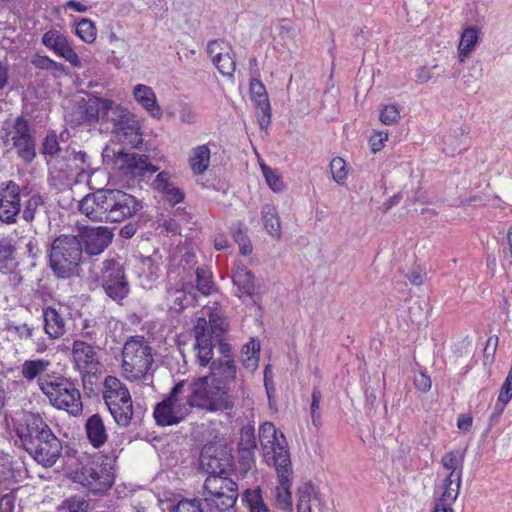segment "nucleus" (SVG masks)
I'll use <instances>...</instances> for the list:
<instances>
[{
	"instance_id": "nucleus-49",
	"label": "nucleus",
	"mask_w": 512,
	"mask_h": 512,
	"mask_svg": "<svg viewBox=\"0 0 512 512\" xmlns=\"http://www.w3.org/2000/svg\"><path fill=\"white\" fill-rule=\"evenodd\" d=\"M214 65L222 75L228 77H232L234 75L236 63L233 57L230 55V50H228L220 58H218V60L215 61Z\"/></svg>"
},
{
	"instance_id": "nucleus-50",
	"label": "nucleus",
	"mask_w": 512,
	"mask_h": 512,
	"mask_svg": "<svg viewBox=\"0 0 512 512\" xmlns=\"http://www.w3.org/2000/svg\"><path fill=\"white\" fill-rule=\"evenodd\" d=\"M332 178L338 184H342L347 177L346 163L341 157H335L330 162Z\"/></svg>"
},
{
	"instance_id": "nucleus-53",
	"label": "nucleus",
	"mask_w": 512,
	"mask_h": 512,
	"mask_svg": "<svg viewBox=\"0 0 512 512\" xmlns=\"http://www.w3.org/2000/svg\"><path fill=\"white\" fill-rule=\"evenodd\" d=\"M5 330L10 334L17 335L20 339H30L33 335V327L27 323L17 324L15 322L7 323Z\"/></svg>"
},
{
	"instance_id": "nucleus-32",
	"label": "nucleus",
	"mask_w": 512,
	"mask_h": 512,
	"mask_svg": "<svg viewBox=\"0 0 512 512\" xmlns=\"http://www.w3.org/2000/svg\"><path fill=\"white\" fill-rule=\"evenodd\" d=\"M480 31L475 26L467 27L463 30L458 44V59L463 63L474 51L479 41Z\"/></svg>"
},
{
	"instance_id": "nucleus-9",
	"label": "nucleus",
	"mask_w": 512,
	"mask_h": 512,
	"mask_svg": "<svg viewBox=\"0 0 512 512\" xmlns=\"http://www.w3.org/2000/svg\"><path fill=\"white\" fill-rule=\"evenodd\" d=\"M1 136L6 147L17 150L19 157L25 161H32L36 155L35 138L32 134L29 121L22 115L7 120L2 128Z\"/></svg>"
},
{
	"instance_id": "nucleus-59",
	"label": "nucleus",
	"mask_w": 512,
	"mask_h": 512,
	"mask_svg": "<svg viewBox=\"0 0 512 512\" xmlns=\"http://www.w3.org/2000/svg\"><path fill=\"white\" fill-rule=\"evenodd\" d=\"M498 399L502 403H507L512 399V364L509 369L508 375L501 386Z\"/></svg>"
},
{
	"instance_id": "nucleus-10",
	"label": "nucleus",
	"mask_w": 512,
	"mask_h": 512,
	"mask_svg": "<svg viewBox=\"0 0 512 512\" xmlns=\"http://www.w3.org/2000/svg\"><path fill=\"white\" fill-rule=\"evenodd\" d=\"M203 487L205 506H210L218 512H226L233 508L239 496L237 483L227 476L209 475Z\"/></svg>"
},
{
	"instance_id": "nucleus-48",
	"label": "nucleus",
	"mask_w": 512,
	"mask_h": 512,
	"mask_svg": "<svg viewBox=\"0 0 512 512\" xmlns=\"http://www.w3.org/2000/svg\"><path fill=\"white\" fill-rule=\"evenodd\" d=\"M61 512H88L89 503L82 497L67 498L60 506Z\"/></svg>"
},
{
	"instance_id": "nucleus-36",
	"label": "nucleus",
	"mask_w": 512,
	"mask_h": 512,
	"mask_svg": "<svg viewBox=\"0 0 512 512\" xmlns=\"http://www.w3.org/2000/svg\"><path fill=\"white\" fill-rule=\"evenodd\" d=\"M262 220L267 233L274 239L280 240L282 234L281 222L276 209L272 205L266 204L262 208Z\"/></svg>"
},
{
	"instance_id": "nucleus-33",
	"label": "nucleus",
	"mask_w": 512,
	"mask_h": 512,
	"mask_svg": "<svg viewBox=\"0 0 512 512\" xmlns=\"http://www.w3.org/2000/svg\"><path fill=\"white\" fill-rule=\"evenodd\" d=\"M47 213L48 208L44 198L34 194L26 202L22 216L26 222H32L34 220H44L47 217Z\"/></svg>"
},
{
	"instance_id": "nucleus-52",
	"label": "nucleus",
	"mask_w": 512,
	"mask_h": 512,
	"mask_svg": "<svg viewBox=\"0 0 512 512\" xmlns=\"http://www.w3.org/2000/svg\"><path fill=\"white\" fill-rule=\"evenodd\" d=\"M31 63L38 69L42 70H54L58 72L64 71V66L61 63L55 62L48 56L35 55L31 60Z\"/></svg>"
},
{
	"instance_id": "nucleus-38",
	"label": "nucleus",
	"mask_w": 512,
	"mask_h": 512,
	"mask_svg": "<svg viewBox=\"0 0 512 512\" xmlns=\"http://www.w3.org/2000/svg\"><path fill=\"white\" fill-rule=\"evenodd\" d=\"M241 500L249 509V512H270L259 487L246 489L241 495Z\"/></svg>"
},
{
	"instance_id": "nucleus-6",
	"label": "nucleus",
	"mask_w": 512,
	"mask_h": 512,
	"mask_svg": "<svg viewBox=\"0 0 512 512\" xmlns=\"http://www.w3.org/2000/svg\"><path fill=\"white\" fill-rule=\"evenodd\" d=\"M39 387L49 402L72 416L82 413L81 394L76 385L63 376L46 375L39 379Z\"/></svg>"
},
{
	"instance_id": "nucleus-17",
	"label": "nucleus",
	"mask_w": 512,
	"mask_h": 512,
	"mask_svg": "<svg viewBox=\"0 0 512 512\" xmlns=\"http://www.w3.org/2000/svg\"><path fill=\"white\" fill-rule=\"evenodd\" d=\"M279 464L273 466L276 470L279 485L275 488V500L278 508L292 511V476L293 470L291 460L287 456L279 455Z\"/></svg>"
},
{
	"instance_id": "nucleus-45",
	"label": "nucleus",
	"mask_w": 512,
	"mask_h": 512,
	"mask_svg": "<svg viewBox=\"0 0 512 512\" xmlns=\"http://www.w3.org/2000/svg\"><path fill=\"white\" fill-rule=\"evenodd\" d=\"M196 283L197 290L203 295H210L215 290L212 273L204 267L197 268Z\"/></svg>"
},
{
	"instance_id": "nucleus-12",
	"label": "nucleus",
	"mask_w": 512,
	"mask_h": 512,
	"mask_svg": "<svg viewBox=\"0 0 512 512\" xmlns=\"http://www.w3.org/2000/svg\"><path fill=\"white\" fill-rule=\"evenodd\" d=\"M100 283L106 295L116 302L123 300L130 290L123 266L115 259L102 263Z\"/></svg>"
},
{
	"instance_id": "nucleus-7",
	"label": "nucleus",
	"mask_w": 512,
	"mask_h": 512,
	"mask_svg": "<svg viewBox=\"0 0 512 512\" xmlns=\"http://www.w3.org/2000/svg\"><path fill=\"white\" fill-rule=\"evenodd\" d=\"M110 457L99 456L87 461L74 474V481L87 487L93 493L109 489L114 482V472Z\"/></svg>"
},
{
	"instance_id": "nucleus-56",
	"label": "nucleus",
	"mask_w": 512,
	"mask_h": 512,
	"mask_svg": "<svg viewBox=\"0 0 512 512\" xmlns=\"http://www.w3.org/2000/svg\"><path fill=\"white\" fill-rule=\"evenodd\" d=\"M400 118V113L395 105H386L380 112L379 119L384 125L395 124Z\"/></svg>"
},
{
	"instance_id": "nucleus-21",
	"label": "nucleus",
	"mask_w": 512,
	"mask_h": 512,
	"mask_svg": "<svg viewBox=\"0 0 512 512\" xmlns=\"http://www.w3.org/2000/svg\"><path fill=\"white\" fill-rule=\"evenodd\" d=\"M193 331L196 339L194 348L197 361L199 365L207 366L213 358V346L216 341L212 340V336L209 334L206 318H198Z\"/></svg>"
},
{
	"instance_id": "nucleus-57",
	"label": "nucleus",
	"mask_w": 512,
	"mask_h": 512,
	"mask_svg": "<svg viewBox=\"0 0 512 512\" xmlns=\"http://www.w3.org/2000/svg\"><path fill=\"white\" fill-rule=\"evenodd\" d=\"M256 439L254 435V429L251 427H245L241 430L239 449L255 450Z\"/></svg>"
},
{
	"instance_id": "nucleus-19",
	"label": "nucleus",
	"mask_w": 512,
	"mask_h": 512,
	"mask_svg": "<svg viewBox=\"0 0 512 512\" xmlns=\"http://www.w3.org/2000/svg\"><path fill=\"white\" fill-rule=\"evenodd\" d=\"M114 165L125 175L131 176H143L146 172L157 171V168L148 161L146 155L125 153L122 150L114 154Z\"/></svg>"
},
{
	"instance_id": "nucleus-27",
	"label": "nucleus",
	"mask_w": 512,
	"mask_h": 512,
	"mask_svg": "<svg viewBox=\"0 0 512 512\" xmlns=\"http://www.w3.org/2000/svg\"><path fill=\"white\" fill-rule=\"evenodd\" d=\"M44 331L53 339H58L66 333V321L61 308L48 306L43 309Z\"/></svg>"
},
{
	"instance_id": "nucleus-43",
	"label": "nucleus",
	"mask_w": 512,
	"mask_h": 512,
	"mask_svg": "<svg viewBox=\"0 0 512 512\" xmlns=\"http://www.w3.org/2000/svg\"><path fill=\"white\" fill-rule=\"evenodd\" d=\"M16 248L13 240L2 238L0 240V271L9 269L15 259Z\"/></svg>"
},
{
	"instance_id": "nucleus-37",
	"label": "nucleus",
	"mask_w": 512,
	"mask_h": 512,
	"mask_svg": "<svg viewBox=\"0 0 512 512\" xmlns=\"http://www.w3.org/2000/svg\"><path fill=\"white\" fill-rule=\"evenodd\" d=\"M168 301L171 308L176 311H182L185 307L195 301V295L192 293V288L182 287L168 290Z\"/></svg>"
},
{
	"instance_id": "nucleus-54",
	"label": "nucleus",
	"mask_w": 512,
	"mask_h": 512,
	"mask_svg": "<svg viewBox=\"0 0 512 512\" xmlns=\"http://www.w3.org/2000/svg\"><path fill=\"white\" fill-rule=\"evenodd\" d=\"M228 50H231L228 44L221 40H212L207 44V53L213 64Z\"/></svg>"
},
{
	"instance_id": "nucleus-22",
	"label": "nucleus",
	"mask_w": 512,
	"mask_h": 512,
	"mask_svg": "<svg viewBox=\"0 0 512 512\" xmlns=\"http://www.w3.org/2000/svg\"><path fill=\"white\" fill-rule=\"evenodd\" d=\"M42 44L53 50L74 67H80L81 62L77 53L71 47L67 37L56 29H51L42 36Z\"/></svg>"
},
{
	"instance_id": "nucleus-25",
	"label": "nucleus",
	"mask_w": 512,
	"mask_h": 512,
	"mask_svg": "<svg viewBox=\"0 0 512 512\" xmlns=\"http://www.w3.org/2000/svg\"><path fill=\"white\" fill-rule=\"evenodd\" d=\"M324 503L311 483H304L298 488V512H323Z\"/></svg>"
},
{
	"instance_id": "nucleus-47",
	"label": "nucleus",
	"mask_w": 512,
	"mask_h": 512,
	"mask_svg": "<svg viewBox=\"0 0 512 512\" xmlns=\"http://www.w3.org/2000/svg\"><path fill=\"white\" fill-rule=\"evenodd\" d=\"M441 464L444 468L451 470L450 474L457 472L459 478H461L463 457L459 455L458 451L445 453L441 459Z\"/></svg>"
},
{
	"instance_id": "nucleus-20",
	"label": "nucleus",
	"mask_w": 512,
	"mask_h": 512,
	"mask_svg": "<svg viewBox=\"0 0 512 512\" xmlns=\"http://www.w3.org/2000/svg\"><path fill=\"white\" fill-rule=\"evenodd\" d=\"M106 98H99L96 96H89L87 99H82L78 103L77 110L72 115L71 123L74 125H89L93 126L102 118L103 109L105 106Z\"/></svg>"
},
{
	"instance_id": "nucleus-31",
	"label": "nucleus",
	"mask_w": 512,
	"mask_h": 512,
	"mask_svg": "<svg viewBox=\"0 0 512 512\" xmlns=\"http://www.w3.org/2000/svg\"><path fill=\"white\" fill-rule=\"evenodd\" d=\"M133 95L152 117L160 118L162 116V111L157 104L155 93L149 86L143 84L137 85L134 88Z\"/></svg>"
},
{
	"instance_id": "nucleus-63",
	"label": "nucleus",
	"mask_w": 512,
	"mask_h": 512,
	"mask_svg": "<svg viewBox=\"0 0 512 512\" xmlns=\"http://www.w3.org/2000/svg\"><path fill=\"white\" fill-rule=\"evenodd\" d=\"M141 264L143 266V271L147 272L150 275L156 274L159 270V266L162 264L161 261L156 259V256H147L141 258Z\"/></svg>"
},
{
	"instance_id": "nucleus-44",
	"label": "nucleus",
	"mask_w": 512,
	"mask_h": 512,
	"mask_svg": "<svg viewBox=\"0 0 512 512\" xmlns=\"http://www.w3.org/2000/svg\"><path fill=\"white\" fill-rule=\"evenodd\" d=\"M204 503L203 499H183L174 507L173 512H218Z\"/></svg>"
},
{
	"instance_id": "nucleus-46",
	"label": "nucleus",
	"mask_w": 512,
	"mask_h": 512,
	"mask_svg": "<svg viewBox=\"0 0 512 512\" xmlns=\"http://www.w3.org/2000/svg\"><path fill=\"white\" fill-rule=\"evenodd\" d=\"M76 34L84 42L93 43L97 35L95 24L90 19H81L76 25Z\"/></svg>"
},
{
	"instance_id": "nucleus-15",
	"label": "nucleus",
	"mask_w": 512,
	"mask_h": 512,
	"mask_svg": "<svg viewBox=\"0 0 512 512\" xmlns=\"http://www.w3.org/2000/svg\"><path fill=\"white\" fill-rule=\"evenodd\" d=\"M54 168L64 173L66 185L70 186L74 183L87 180L91 175V164L85 152H73L67 160V163L57 160Z\"/></svg>"
},
{
	"instance_id": "nucleus-62",
	"label": "nucleus",
	"mask_w": 512,
	"mask_h": 512,
	"mask_svg": "<svg viewBox=\"0 0 512 512\" xmlns=\"http://www.w3.org/2000/svg\"><path fill=\"white\" fill-rule=\"evenodd\" d=\"M165 199L171 204L176 205L184 199V193L173 184L163 193Z\"/></svg>"
},
{
	"instance_id": "nucleus-1",
	"label": "nucleus",
	"mask_w": 512,
	"mask_h": 512,
	"mask_svg": "<svg viewBox=\"0 0 512 512\" xmlns=\"http://www.w3.org/2000/svg\"><path fill=\"white\" fill-rule=\"evenodd\" d=\"M142 209L141 200L120 189H98L79 202V211L94 222H122Z\"/></svg>"
},
{
	"instance_id": "nucleus-14",
	"label": "nucleus",
	"mask_w": 512,
	"mask_h": 512,
	"mask_svg": "<svg viewBox=\"0 0 512 512\" xmlns=\"http://www.w3.org/2000/svg\"><path fill=\"white\" fill-rule=\"evenodd\" d=\"M200 465L209 475L225 476L232 469L233 457L222 445H206L200 454Z\"/></svg>"
},
{
	"instance_id": "nucleus-35",
	"label": "nucleus",
	"mask_w": 512,
	"mask_h": 512,
	"mask_svg": "<svg viewBox=\"0 0 512 512\" xmlns=\"http://www.w3.org/2000/svg\"><path fill=\"white\" fill-rule=\"evenodd\" d=\"M461 478H459L458 473L455 472L453 474H449L443 483V492L441 497L436 502L442 505H448L451 507V504L457 499L459 490H460Z\"/></svg>"
},
{
	"instance_id": "nucleus-55",
	"label": "nucleus",
	"mask_w": 512,
	"mask_h": 512,
	"mask_svg": "<svg viewBox=\"0 0 512 512\" xmlns=\"http://www.w3.org/2000/svg\"><path fill=\"white\" fill-rule=\"evenodd\" d=\"M322 399V393L318 388H314L312 392V401L310 406V414L312 423L315 427H318L321 422V415L319 413L320 402Z\"/></svg>"
},
{
	"instance_id": "nucleus-39",
	"label": "nucleus",
	"mask_w": 512,
	"mask_h": 512,
	"mask_svg": "<svg viewBox=\"0 0 512 512\" xmlns=\"http://www.w3.org/2000/svg\"><path fill=\"white\" fill-rule=\"evenodd\" d=\"M260 343L254 339L246 343L241 352L243 366L248 370H255L259 362Z\"/></svg>"
},
{
	"instance_id": "nucleus-58",
	"label": "nucleus",
	"mask_w": 512,
	"mask_h": 512,
	"mask_svg": "<svg viewBox=\"0 0 512 512\" xmlns=\"http://www.w3.org/2000/svg\"><path fill=\"white\" fill-rule=\"evenodd\" d=\"M234 240L238 243L240 248V253L242 255H249L252 252V245L250 240L248 239L246 233L242 229H238L234 232Z\"/></svg>"
},
{
	"instance_id": "nucleus-3",
	"label": "nucleus",
	"mask_w": 512,
	"mask_h": 512,
	"mask_svg": "<svg viewBox=\"0 0 512 512\" xmlns=\"http://www.w3.org/2000/svg\"><path fill=\"white\" fill-rule=\"evenodd\" d=\"M154 362L152 348L142 336L128 339L122 348L121 373L129 382L151 386V368Z\"/></svg>"
},
{
	"instance_id": "nucleus-28",
	"label": "nucleus",
	"mask_w": 512,
	"mask_h": 512,
	"mask_svg": "<svg viewBox=\"0 0 512 512\" xmlns=\"http://www.w3.org/2000/svg\"><path fill=\"white\" fill-rule=\"evenodd\" d=\"M112 133L115 139L124 146L136 148L143 141L141 127L135 117L112 130Z\"/></svg>"
},
{
	"instance_id": "nucleus-8",
	"label": "nucleus",
	"mask_w": 512,
	"mask_h": 512,
	"mask_svg": "<svg viewBox=\"0 0 512 512\" xmlns=\"http://www.w3.org/2000/svg\"><path fill=\"white\" fill-rule=\"evenodd\" d=\"M103 398L115 422L127 427L133 417L132 398L127 387L117 377L108 376L104 381Z\"/></svg>"
},
{
	"instance_id": "nucleus-51",
	"label": "nucleus",
	"mask_w": 512,
	"mask_h": 512,
	"mask_svg": "<svg viewBox=\"0 0 512 512\" xmlns=\"http://www.w3.org/2000/svg\"><path fill=\"white\" fill-rule=\"evenodd\" d=\"M261 170L268 186L273 191L280 192L283 190L284 184L275 170L271 169L266 164H261Z\"/></svg>"
},
{
	"instance_id": "nucleus-13",
	"label": "nucleus",
	"mask_w": 512,
	"mask_h": 512,
	"mask_svg": "<svg viewBox=\"0 0 512 512\" xmlns=\"http://www.w3.org/2000/svg\"><path fill=\"white\" fill-rule=\"evenodd\" d=\"M259 440L262 446L263 455L269 466L279 464V455L287 456L290 459V453L287 448V442L284 435L277 434L274 424L265 422L259 428Z\"/></svg>"
},
{
	"instance_id": "nucleus-23",
	"label": "nucleus",
	"mask_w": 512,
	"mask_h": 512,
	"mask_svg": "<svg viewBox=\"0 0 512 512\" xmlns=\"http://www.w3.org/2000/svg\"><path fill=\"white\" fill-rule=\"evenodd\" d=\"M72 356L77 369L81 373L93 374L99 366L98 354L95 348L82 340H75L72 346Z\"/></svg>"
},
{
	"instance_id": "nucleus-42",
	"label": "nucleus",
	"mask_w": 512,
	"mask_h": 512,
	"mask_svg": "<svg viewBox=\"0 0 512 512\" xmlns=\"http://www.w3.org/2000/svg\"><path fill=\"white\" fill-rule=\"evenodd\" d=\"M207 324L209 327V334L212 336V340L220 342L222 335L228 329V325L225 319L217 312H210Z\"/></svg>"
},
{
	"instance_id": "nucleus-4",
	"label": "nucleus",
	"mask_w": 512,
	"mask_h": 512,
	"mask_svg": "<svg viewBox=\"0 0 512 512\" xmlns=\"http://www.w3.org/2000/svg\"><path fill=\"white\" fill-rule=\"evenodd\" d=\"M185 395L192 407L208 410H228L234 406V399L223 385L211 384L207 376L186 382Z\"/></svg>"
},
{
	"instance_id": "nucleus-18",
	"label": "nucleus",
	"mask_w": 512,
	"mask_h": 512,
	"mask_svg": "<svg viewBox=\"0 0 512 512\" xmlns=\"http://www.w3.org/2000/svg\"><path fill=\"white\" fill-rule=\"evenodd\" d=\"M81 241L83 250L91 256H96L112 243L114 234L112 230L105 226L83 227L77 236Z\"/></svg>"
},
{
	"instance_id": "nucleus-24",
	"label": "nucleus",
	"mask_w": 512,
	"mask_h": 512,
	"mask_svg": "<svg viewBox=\"0 0 512 512\" xmlns=\"http://www.w3.org/2000/svg\"><path fill=\"white\" fill-rule=\"evenodd\" d=\"M232 281L237 287L238 297L246 295L252 298L259 289L254 274L242 264L235 265L233 268Z\"/></svg>"
},
{
	"instance_id": "nucleus-5",
	"label": "nucleus",
	"mask_w": 512,
	"mask_h": 512,
	"mask_svg": "<svg viewBox=\"0 0 512 512\" xmlns=\"http://www.w3.org/2000/svg\"><path fill=\"white\" fill-rule=\"evenodd\" d=\"M83 248L74 235H60L51 244L49 265L57 278L68 279L79 274Z\"/></svg>"
},
{
	"instance_id": "nucleus-11",
	"label": "nucleus",
	"mask_w": 512,
	"mask_h": 512,
	"mask_svg": "<svg viewBox=\"0 0 512 512\" xmlns=\"http://www.w3.org/2000/svg\"><path fill=\"white\" fill-rule=\"evenodd\" d=\"M185 386V381L178 382L169 396L156 405L153 415L158 425H176L190 413L191 406L185 395Z\"/></svg>"
},
{
	"instance_id": "nucleus-61",
	"label": "nucleus",
	"mask_w": 512,
	"mask_h": 512,
	"mask_svg": "<svg viewBox=\"0 0 512 512\" xmlns=\"http://www.w3.org/2000/svg\"><path fill=\"white\" fill-rule=\"evenodd\" d=\"M239 459L242 469L247 472L254 464V450L239 449Z\"/></svg>"
},
{
	"instance_id": "nucleus-34",
	"label": "nucleus",
	"mask_w": 512,
	"mask_h": 512,
	"mask_svg": "<svg viewBox=\"0 0 512 512\" xmlns=\"http://www.w3.org/2000/svg\"><path fill=\"white\" fill-rule=\"evenodd\" d=\"M211 151L207 145H200L191 150L189 164L194 174L204 173L210 164Z\"/></svg>"
},
{
	"instance_id": "nucleus-2",
	"label": "nucleus",
	"mask_w": 512,
	"mask_h": 512,
	"mask_svg": "<svg viewBox=\"0 0 512 512\" xmlns=\"http://www.w3.org/2000/svg\"><path fill=\"white\" fill-rule=\"evenodd\" d=\"M16 434L23 448L44 467L53 466L61 456V441L39 414L26 413Z\"/></svg>"
},
{
	"instance_id": "nucleus-29",
	"label": "nucleus",
	"mask_w": 512,
	"mask_h": 512,
	"mask_svg": "<svg viewBox=\"0 0 512 512\" xmlns=\"http://www.w3.org/2000/svg\"><path fill=\"white\" fill-rule=\"evenodd\" d=\"M133 118L134 115L127 108L110 99H106L101 119L103 122L111 123L112 130Z\"/></svg>"
},
{
	"instance_id": "nucleus-26",
	"label": "nucleus",
	"mask_w": 512,
	"mask_h": 512,
	"mask_svg": "<svg viewBox=\"0 0 512 512\" xmlns=\"http://www.w3.org/2000/svg\"><path fill=\"white\" fill-rule=\"evenodd\" d=\"M210 378L211 384H220L228 390L227 385L234 381L236 377V366L233 360H214L210 364Z\"/></svg>"
},
{
	"instance_id": "nucleus-16",
	"label": "nucleus",
	"mask_w": 512,
	"mask_h": 512,
	"mask_svg": "<svg viewBox=\"0 0 512 512\" xmlns=\"http://www.w3.org/2000/svg\"><path fill=\"white\" fill-rule=\"evenodd\" d=\"M20 186L14 181L0 185V221L15 224L21 210Z\"/></svg>"
},
{
	"instance_id": "nucleus-40",
	"label": "nucleus",
	"mask_w": 512,
	"mask_h": 512,
	"mask_svg": "<svg viewBox=\"0 0 512 512\" xmlns=\"http://www.w3.org/2000/svg\"><path fill=\"white\" fill-rule=\"evenodd\" d=\"M50 366V362L44 359H36V360H26L22 364L21 373L22 376L28 380L32 381L36 377L41 378L40 375L47 370Z\"/></svg>"
},
{
	"instance_id": "nucleus-64",
	"label": "nucleus",
	"mask_w": 512,
	"mask_h": 512,
	"mask_svg": "<svg viewBox=\"0 0 512 512\" xmlns=\"http://www.w3.org/2000/svg\"><path fill=\"white\" fill-rule=\"evenodd\" d=\"M16 496L10 492L0 498V512H13L15 508Z\"/></svg>"
},
{
	"instance_id": "nucleus-30",
	"label": "nucleus",
	"mask_w": 512,
	"mask_h": 512,
	"mask_svg": "<svg viewBox=\"0 0 512 512\" xmlns=\"http://www.w3.org/2000/svg\"><path fill=\"white\" fill-rule=\"evenodd\" d=\"M85 430L89 442L95 448L101 447L107 441L106 427L99 414H93L86 420Z\"/></svg>"
},
{
	"instance_id": "nucleus-60",
	"label": "nucleus",
	"mask_w": 512,
	"mask_h": 512,
	"mask_svg": "<svg viewBox=\"0 0 512 512\" xmlns=\"http://www.w3.org/2000/svg\"><path fill=\"white\" fill-rule=\"evenodd\" d=\"M60 151V146L55 134H49L43 143V153L54 156Z\"/></svg>"
},
{
	"instance_id": "nucleus-41",
	"label": "nucleus",
	"mask_w": 512,
	"mask_h": 512,
	"mask_svg": "<svg viewBox=\"0 0 512 512\" xmlns=\"http://www.w3.org/2000/svg\"><path fill=\"white\" fill-rule=\"evenodd\" d=\"M251 99L254 101L257 109L268 110L270 106L268 95L265 86L257 79H252L250 82Z\"/></svg>"
}]
</instances>
